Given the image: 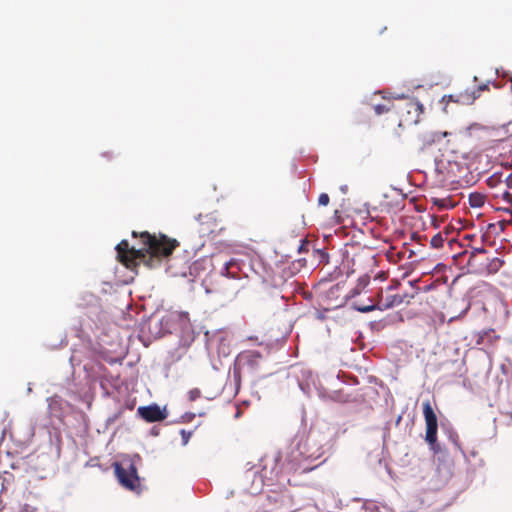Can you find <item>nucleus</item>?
<instances>
[{
    "label": "nucleus",
    "mask_w": 512,
    "mask_h": 512,
    "mask_svg": "<svg viewBox=\"0 0 512 512\" xmlns=\"http://www.w3.org/2000/svg\"><path fill=\"white\" fill-rule=\"evenodd\" d=\"M132 236L139 237L144 247L140 249L130 247L127 240H122L116 246L118 260L130 270H135L140 264L154 268L159 265L162 257L170 256L179 246L176 239L168 238L163 234L157 236L147 231L141 233L133 231Z\"/></svg>",
    "instance_id": "f257e3e1"
},
{
    "label": "nucleus",
    "mask_w": 512,
    "mask_h": 512,
    "mask_svg": "<svg viewBox=\"0 0 512 512\" xmlns=\"http://www.w3.org/2000/svg\"><path fill=\"white\" fill-rule=\"evenodd\" d=\"M262 359L261 353L256 350L240 352L234 361L233 367V377L236 383L239 384L244 375H256L260 370Z\"/></svg>",
    "instance_id": "f03ea898"
},
{
    "label": "nucleus",
    "mask_w": 512,
    "mask_h": 512,
    "mask_svg": "<svg viewBox=\"0 0 512 512\" xmlns=\"http://www.w3.org/2000/svg\"><path fill=\"white\" fill-rule=\"evenodd\" d=\"M395 111L399 117V126L409 127L420 122L424 107L416 99H407L396 105Z\"/></svg>",
    "instance_id": "7ed1b4c3"
},
{
    "label": "nucleus",
    "mask_w": 512,
    "mask_h": 512,
    "mask_svg": "<svg viewBox=\"0 0 512 512\" xmlns=\"http://www.w3.org/2000/svg\"><path fill=\"white\" fill-rule=\"evenodd\" d=\"M324 446V437L309 434L304 440L298 443L297 450L303 460L313 461L320 459L324 455Z\"/></svg>",
    "instance_id": "20e7f679"
},
{
    "label": "nucleus",
    "mask_w": 512,
    "mask_h": 512,
    "mask_svg": "<svg viewBox=\"0 0 512 512\" xmlns=\"http://www.w3.org/2000/svg\"><path fill=\"white\" fill-rule=\"evenodd\" d=\"M114 472L119 483L125 489L137 493L140 492V478L134 464H130L128 468H124L121 464L114 463Z\"/></svg>",
    "instance_id": "39448f33"
},
{
    "label": "nucleus",
    "mask_w": 512,
    "mask_h": 512,
    "mask_svg": "<svg viewBox=\"0 0 512 512\" xmlns=\"http://www.w3.org/2000/svg\"><path fill=\"white\" fill-rule=\"evenodd\" d=\"M426 424L425 441L434 449L437 444L438 420L437 415L429 401L422 404Z\"/></svg>",
    "instance_id": "423d86ee"
},
{
    "label": "nucleus",
    "mask_w": 512,
    "mask_h": 512,
    "mask_svg": "<svg viewBox=\"0 0 512 512\" xmlns=\"http://www.w3.org/2000/svg\"><path fill=\"white\" fill-rule=\"evenodd\" d=\"M472 248L470 256L467 260V266L472 273L480 275L483 272L485 262L489 257L486 256L487 250L484 247H473L470 243L467 244Z\"/></svg>",
    "instance_id": "0eeeda50"
},
{
    "label": "nucleus",
    "mask_w": 512,
    "mask_h": 512,
    "mask_svg": "<svg viewBox=\"0 0 512 512\" xmlns=\"http://www.w3.org/2000/svg\"><path fill=\"white\" fill-rule=\"evenodd\" d=\"M137 414L148 423L163 421L168 415L166 409L161 408L156 403L148 406H139L137 408Z\"/></svg>",
    "instance_id": "6e6552de"
},
{
    "label": "nucleus",
    "mask_w": 512,
    "mask_h": 512,
    "mask_svg": "<svg viewBox=\"0 0 512 512\" xmlns=\"http://www.w3.org/2000/svg\"><path fill=\"white\" fill-rule=\"evenodd\" d=\"M379 301L374 305H361L357 306L356 309L360 312L367 313L375 309L386 310L402 304L400 294L387 296L385 301L382 300V291L378 293Z\"/></svg>",
    "instance_id": "1a4fd4ad"
},
{
    "label": "nucleus",
    "mask_w": 512,
    "mask_h": 512,
    "mask_svg": "<svg viewBox=\"0 0 512 512\" xmlns=\"http://www.w3.org/2000/svg\"><path fill=\"white\" fill-rule=\"evenodd\" d=\"M455 232V228L451 225H447L443 231L437 233L431 238V245L433 248L439 249L443 247L444 241H447L450 247H453L454 244H458V242L454 238H449V236ZM460 246H464L465 244L459 243Z\"/></svg>",
    "instance_id": "9d476101"
},
{
    "label": "nucleus",
    "mask_w": 512,
    "mask_h": 512,
    "mask_svg": "<svg viewBox=\"0 0 512 512\" xmlns=\"http://www.w3.org/2000/svg\"><path fill=\"white\" fill-rule=\"evenodd\" d=\"M199 224H200L199 232L202 235L215 234L221 230V228L220 229L217 228L218 225H217L215 219L211 215H205V216L200 215L199 216Z\"/></svg>",
    "instance_id": "9b49d317"
},
{
    "label": "nucleus",
    "mask_w": 512,
    "mask_h": 512,
    "mask_svg": "<svg viewBox=\"0 0 512 512\" xmlns=\"http://www.w3.org/2000/svg\"><path fill=\"white\" fill-rule=\"evenodd\" d=\"M430 202L436 206L439 211H443L456 207L459 200L455 199V196L447 195L444 197H431Z\"/></svg>",
    "instance_id": "f8f14e48"
},
{
    "label": "nucleus",
    "mask_w": 512,
    "mask_h": 512,
    "mask_svg": "<svg viewBox=\"0 0 512 512\" xmlns=\"http://www.w3.org/2000/svg\"><path fill=\"white\" fill-rule=\"evenodd\" d=\"M504 261L498 257L488 258L480 275H493L503 266Z\"/></svg>",
    "instance_id": "ddd939ff"
},
{
    "label": "nucleus",
    "mask_w": 512,
    "mask_h": 512,
    "mask_svg": "<svg viewBox=\"0 0 512 512\" xmlns=\"http://www.w3.org/2000/svg\"><path fill=\"white\" fill-rule=\"evenodd\" d=\"M369 282H370V276L368 274L361 275L358 278L355 287L351 290L350 296L354 297V296L359 295L368 286Z\"/></svg>",
    "instance_id": "4468645a"
},
{
    "label": "nucleus",
    "mask_w": 512,
    "mask_h": 512,
    "mask_svg": "<svg viewBox=\"0 0 512 512\" xmlns=\"http://www.w3.org/2000/svg\"><path fill=\"white\" fill-rule=\"evenodd\" d=\"M395 107L390 100H386L384 103L373 105V110L376 115H382L389 112L392 108L395 109Z\"/></svg>",
    "instance_id": "2eb2a0df"
},
{
    "label": "nucleus",
    "mask_w": 512,
    "mask_h": 512,
    "mask_svg": "<svg viewBox=\"0 0 512 512\" xmlns=\"http://www.w3.org/2000/svg\"><path fill=\"white\" fill-rule=\"evenodd\" d=\"M409 283L413 289V292L400 294L401 299H403L402 304H404V303L409 304L410 300L413 299L419 293L420 289L416 286V284L418 283V280L411 281Z\"/></svg>",
    "instance_id": "dca6fc26"
},
{
    "label": "nucleus",
    "mask_w": 512,
    "mask_h": 512,
    "mask_svg": "<svg viewBox=\"0 0 512 512\" xmlns=\"http://www.w3.org/2000/svg\"><path fill=\"white\" fill-rule=\"evenodd\" d=\"M469 203L472 207H481L485 203V197L480 193H472L469 195Z\"/></svg>",
    "instance_id": "f3484780"
},
{
    "label": "nucleus",
    "mask_w": 512,
    "mask_h": 512,
    "mask_svg": "<svg viewBox=\"0 0 512 512\" xmlns=\"http://www.w3.org/2000/svg\"><path fill=\"white\" fill-rule=\"evenodd\" d=\"M329 201H330V198H329L328 194H326V193L320 194V196L318 198L319 205L327 206L329 204Z\"/></svg>",
    "instance_id": "a211bd4d"
},
{
    "label": "nucleus",
    "mask_w": 512,
    "mask_h": 512,
    "mask_svg": "<svg viewBox=\"0 0 512 512\" xmlns=\"http://www.w3.org/2000/svg\"><path fill=\"white\" fill-rule=\"evenodd\" d=\"M200 394H201V392H200V390H199V389H197V388L190 390V391L188 392L189 400H191V401L196 400L197 398H199V397H200Z\"/></svg>",
    "instance_id": "6ab92c4d"
},
{
    "label": "nucleus",
    "mask_w": 512,
    "mask_h": 512,
    "mask_svg": "<svg viewBox=\"0 0 512 512\" xmlns=\"http://www.w3.org/2000/svg\"><path fill=\"white\" fill-rule=\"evenodd\" d=\"M442 102L448 103V102H459V99L454 98L453 95H444L442 97Z\"/></svg>",
    "instance_id": "aec40b11"
},
{
    "label": "nucleus",
    "mask_w": 512,
    "mask_h": 512,
    "mask_svg": "<svg viewBox=\"0 0 512 512\" xmlns=\"http://www.w3.org/2000/svg\"><path fill=\"white\" fill-rule=\"evenodd\" d=\"M180 433H181L182 438H183V443H184V444H187V443H188V441H189V439H190V437H191V434H192V433H191V432H187V431H185V430H181V432H180Z\"/></svg>",
    "instance_id": "412c9836"
},
{
    "label": "nucleus",
    "mask_w": 512,
    "mask_h": 512,
    "mask_svg": "<svg viewBox=\"0 0 512 512\" xmlns=\"http://www.w3.org/2000/svg\"><path fill=\"white\" fill-rule=\"evenodd\" d=\"M375 279H376V280H377V279H379V280H381V281H384V280H386V279H387V273H386V272H384V271L378 272V273L376 274V276H375Z\"/></svg>",
    "instance_id": "4be33fe9"
},
{
    "label": "nucleus",
    "mask_w": 512,
    "mask_h": 512,
    "mask_svg": "<svg viewBox=\"0 0 512 512\" xmlns=\"http://www.w3.org/2000/svg\"><path fill=\"white\" fill-rule=\"evenodd\" d=\"M365 258H366L367 262H368L370 265H372V266H374V265H375L376 260H375V257H374V256H372V255H366V256H365Z\"/></svg>",
    "instance_id": "5701e85b"
},
{
    "label": "nucleus",
    "mask_w": 512,
    "mask_h": 512,
    "mask_svg": "<svg viewBox=\"0 0 512 512\" xmlns=\"http://www.w3.org/2000/svg\"><path fill=\"white\" fill-rule=\"evenodd\" d=\"M505 183L509 188L512 189V173L506 177Z\"/></svg>",
    "instance_id": "b1692460"
},
{
    "label": "nucleus",
    "mask_w": 512,
    "mask_h": 512,
    "mask_svg": "<svg viewBox=\"0 0 512 512\" xmlns=\"http://www.w3.org/2000/svg\"><path fill=\"white\" fill-rule=\"evenodd\" d=\"M507 396L508 398H511L508 408L512 410V387L507 389Z\"/></svg>",
    "instance_id": "393cba45"
},
{
    "label": "nucleus",
    "mask_w": 512,
    "mask_h": 512,
    "mask_svg": "<svg viewBox=\"0 0 512 512\" xmlns=\"http://www.w3.org/2000/svg\"><path fill=\"white\" fill-rule=\"evenodd\" d=\"M476 238V235L475 234H467L463 237V240H467L469 242H471L472 240H474Z\"/></svg>",
    "instance_id": "a878e982"
},
{
    "label": "nucleus",
    "mask_w": 512,
    "mask_h": 512,
    "mask_svg": "<svg viewBox=\"0 0 512 512\" xmlns=\"http://www.w3.org/2000/svg\"><path fill=\"white\" fill-rule=\"evenodd\" d=\"M232 265H234V262H233L232 260H231V261H229V262H227V263H225V273H226V274H229V269H230V267H231Z\"/></svg>",
    "instance_id": "bb28decb"
},
{
    "label": "nucleus",
    "mask_w": 512,
    "mask_h": 512,
    "mask_svg": "<svg viewBox=\"0 0 512 512\" xmlns=\"http://www.w3.org/2000/svg\"><path fill=\"white\" fill-rule=\"evenodd\" d=\"M484 89H487V85H483V86H480V87L478 88V90H479V91H482V90H484Z\"/></svg>",
    "instance_id": "cd10ccee"
},
{
    "label": "nucleus",
    "mask_w": 512,
    "mask_h": 512,
    "mask_svg": "<svg viewBox=\"0 0 512 512\" xmlns=\"http://www.w3.org/2000/svg\"><path fill=\"white\" fill-rule=\"evenodd\" d=\"M397 285H398V282H396L395 284L390 285V286H389V289L396 288V287H397Z\"/></svg>",
    "instance_id": "c85d7f7f"
},
{
    "label": "nucleus",
    "mask_w": 512,
    "mask_h": 512,
    "mask_svg": "<svg viewBox=\"0 0 512 512\" xmlns=\"http://www.w3.org/2000/svg\"><path fill=\"white\" fill-rule=\"evenodd\" d=\"M103 156L111 158L112 156L109 153H104Z\"/></svg>",
    "instance_id": "c756f323"
}]
</instances>
